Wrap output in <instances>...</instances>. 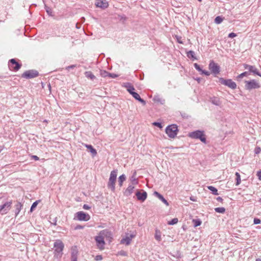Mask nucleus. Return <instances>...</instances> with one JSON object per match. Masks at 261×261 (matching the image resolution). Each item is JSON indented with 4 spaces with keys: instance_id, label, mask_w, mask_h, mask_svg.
<instances>
[{
    "instance_id": "obj_1",
    "label": "nucleus",
    "mask_w": 261,
    "mask_h": 261,
    "mask_svg": "<svg viewBox=\"0 0 261 261\" xmlns=\"http://www.w3.org/2000/svg\"><path fill=\"white\" fill-rule=\"evenodd\" d=\"M112 238V234L111 232L108 230H103L101 231L95 237V241L97 247L100 249L103 250L105 248V239H107L111 241Z\"/></svg>"
},
{
    "instance_id": "obj_2",
    "label": "nucleus",
    "mask_w": 261,
    "mask_h": 261,
    "mask_svg": "<svg viewBox=\"0 0 261 261\" xmlns=\"http://www.w3.org/2000/svg\"><path fill=\"white\" fill-rule=\"evenodd\" d=\"M54 257L57 258H60L63 255V250L64 248V244L60 240H56L54 244Z\"/></svg>"
},
{
    "instance_id": "obj_3",
    "label": "nucleus",
    "mask_w": 261,
    "mask_h": 261,
    "mask_svg": "<svg viewBox=\"0 0 261 261\" xmlns=\"http://www.w3.org/2000/svg\"><path fill=\"white\" fill-rule=\"evenodd\" d=\"M117 176V170H114L111 172L109 181L108 183V187L111 189L112 191H114L115 190V182L116 181V178Z\"/></svg>"
},
{
    "instance_id": "obj_4",
    "label": "nucleus",
    "mask_w": 261,
    "mask_h": 261,
    "mask_svg": "<svg viewBox=\"0 0 261 261\" xmlns=\"http://www.w3.org/2000/svg\"><path fill=\"white\" fill-rule=\"evenodd\" d=\"M178 132L177 126L176 124H172L168 126L166 128V133L170 138H174Z\"/></svg>"
},
{
    "instance_id": "obj_5",
    "label": "nucleus",
    "mask_w": 261,
    "mask_h": 261,
    "mask_svg": "<svg viewBox=\"0 0 261 261\" xmlns=\"http://www.w3.org/2000/svg\"><path fill=\"white\" fill-rule=\"evenodd\" d=\"M189 136L193 139H199L203 143L206 142V139L204 132L199 130L189 133Z\"/></svg>"
},
{
    "instance_id": "obj_6",
    "label": "nucleus",
    "mask_w": 261,
    "mask_h": 261,
    "mask_svg": "<svg viewBox=\"0 0 261 261\" xmlns=\"http://www.w3.org/2000/svg\"><path fill=\"white\" fill-rule=\"evenodd\" d=\"M260 87L259 83L255 80L245 81V88L247 90L257 89Z\"/></svg>"
},
{
    "instance_id": "obj_7",
    "label": "nucleus",
    "mask_w": 261,
    "mask_h": 261,
    "mask_svg": "<svg viewBox=\"0 0 261 261\" xmlns=\"http://www.w3.org/2000/svg\"><path fill=\"white\" fill-rule=\"evenodd\" d=\"M219 82L222 84L227 86L232 89H235L237 88V84L230 79L225 80L223 78H220Z\"/></svg>"
},
{
    "instance_id": "obj_8",
    "label": "nucleus",
    "mask_w": 261,
    "mask_h": 261,
    "mask_svg": "<svg viewBox=\"0 0 261 261\" xmlns=\"http://www.w3.org/2000/svg\"><path fill=\"white\" fill-rule=\"evenodd\" d=\"M75 217L79 221H87L90 219V216L89 214L82 211L77 212L75 214Z\"/></svg>"
},
{
    "instance_id": "obj_9",
    "label": "nucleus",
    "mask_w": 261,
    "mask_h": 261,
    "mask_svg": "<svg viewBox=\"0 0 261 261\" xmlns=\"http://www.w3.org/2000/svg\"><path fill=\"white\" fill-rule=\"evenodd\" d=\"M38 75V72L36 70H28L24 72L22 75V77L27 78V79H32Z\"/></svg>"
},
{
    "instance_id": "obj_10",
    "label": "nucleus",
    "mask_w": 261,
    "mask_h": 261,
    "mask_svg": "<svg viewBox=\"0 0 261 261\" xmlns=\"http://www.w3.org/2000/svg\"><path fill=\"white\" fill-rule=\"evenodd\" d=\"M12 202L9 201L5 203L3 205H0V213L2 214H6L10 210Z\"/></svg>"
},
{
    "instance_id": "obj_11",
    "label": "nucleus",
    "mask_w": 261,
    "mask_h": 261,
    "mask_svg": "<svg viewBox=\"0 0 261 261\" xmlns=\"http://www.w3.org/2000/svg\"><path fill=\"white\" fill-rule=\"evenodd\" d=\"M209 69L215 74H217L220 72V67L217 64L215 63L213 61L210 62L209 64Z\"/></svg>"
},
{
    "instance_id": "obj_12",
    "label": "nucleus",
    "mask_w": 261,
    "mask_h": 261,
    "mask_svg": "<svg viewBox=\"0 0 261 261\" xmlns=\"http://www.w3.org/2000/svg\"><path fill=\"white\" fill-rule=\"evenodd\" d=\"M135 237V234H126L123 238L121 239L120 241V243L122 244H125L126 245H128L130 244L133 238Z\"/></svg>"
},
{
    "instance_id": "obj_13",
    "label": "nucleus",
    "mask_w": 261,
    "mask_h": 261,
    "mask_svg": "<svg viewBox=\"0 0 261 261\" xmlns=\"http://www.w3.org/2000/svg\"><path fill=\"white\" fill-rule=\"evenodd\" d=\"M95 5L97 7L105 9L108 7L109 4L106 0H96Z\"/></svg>"
},
{
    "instance_id": "obj_14",
    "label": "nucleus",
    "mask_w": 261,
    "mask_h": 261,
    "mask_svg": "<svg viewBox=\"0 0 261 261\" xmlns=\"http://www.w3.org/2000/svg\"><path fill=\"white\" fill-rule=\"evenodd\" d=\"M9 67L11 69L18 70L20 68V65L16 62L15 59H12L10 61Z\"/></svg>"
},
{
    "instance_id": "obj_15",
    "label": "nucleus",
    "mask_w": 261,
    "mask_h": 261,
    "mask_svg": "<svg viewBox=\"0 0 261 261\" xmlns=\"http://www.w3.org/2000/svg\"><path fill=\"white\" fill-rule=\"evenodd\" d=\"M244 66L246 69H248L250 72H252L254 74H256L261 77V74L258 72L257 69L255 68V67L247 64H244Z\"/></svg>"
},
{
    "instance_id": "obj_16",
    "label": "nucleus",
    "mask_w": 261,
    "mask_h": 261,
    "mask_svg": "<svg viewBox=\"0 0 261 261\" xmlns=\"http://www.w3.org/2000/svg\"><path fill=\"white\" fill-rule=\"evenodd\" d=\"M136 196L138 200L141 201H144L147 197V193L145 191L143 192H137L136 193Z\"/></svg>"
},
{
    "instance_id": "obj_17",
    "label": "nucleus",
    "mask_w": 261,
    "mask_h": 261,
    "mask_svg": "<svg viewBox=\"0 0 261 261\" xmlns=\"http://www.w3.org/2000/svg\"><path fill=\"white\" fill-rule=\"evenodd\" d=\"M78 251L76 247L72 248L71 252V261H77Z\"/></svg>"
},
{
    "instance_id": "obj_18",
    "label": "nucleus",
    "mask_w": 261,
    "mask_h": 261,
    "mask_svg": "<svg viewBox=\"0 0 261 261\" xmlns=\"http://www.w3.org/2000/svg\"><path fill=\"white\" fill-rule=\"evenodd\" d=\"M210 101L214 105L220 106L221 101L219 98L217 97H213L211 98Z\"/></svg>"
},
{
    "instance_id": "obj_19",
    "label": "nucleus",
    "mask_w": 261,
    "mask_h": 261,
    "mask_svg": "<svg viewBox=\"0 0 261 261\" xmlns=\"http://www.w3.org/2000/svg\"><path fill=\"white\" fill-rule=\"evenodd\" d=\"M153 194L160 199L167 206L169 205L168 201L164 198V197L158 192L155 191Z\"/></svg>"
},
{
    "instance_id": "obj_20",
    "label": "nucleus",
    "mask_w": 261,
    "mask_h": 261,
    "mask_svg": "<svg viewBox=\"0 0 261 261\" xmlns=\"http://www.w3.org/2000/svg\"><path fill=\"white\" fill-rule=\"evenodd\" d=\"M123 86L125 87L127 90V91L131 94L133 92H134L135 90V88L134 87L129 83H126L123 84Z\"/></svg>"
},
{
    "instance_id": "obj_21",
    "label": "nucleus",
    "mask_w": 261,
    "mask_h": 261,
    "mask_svg": "<svg viewBox=\"0 0 261 261\" xmlns=\"http://www.w3.org/2000/svg\"><path fill=\"white\" fill-rule=\"evenodd\" d=\"M134 188L135 187L134 186L129 185L124 191V195L126 196H129L132 193H133Z\"/></svg>"
},
{
    "instance_id": "obj_22",
    "label": "nucleus",
    "mask_w": 261,
    "mask_h": 261,
    "mask_svg": "<svg viewBox=\"0 0 261 261\" xmlns=\"http://www.w3.org/2000/svg\"><path fill=\"white\" fill-rule=\"evenodd\" d=\"M131 95L137 100L139 101L140 102H141L143 105H145L146 104L145 101L142 99L140 95L136 92H133Z\"/></svg>"
},
{
    "instance_id": "obj_23",
    "label": "nucleus",
    "mask_w": 261,
    "mask_h": 261,
    "mask_svg": "<svg viewBox=\"0 0 261 261\" xmlns=\"http://www.w3.org/2000/svg\"><path fill=\"white\" fill-rule=\"evenodd\" d=\"M85 146L89 150L93 156H95L97 154L96 150L91 145H86Z\"/></svg>"
},
{
    "instance_id": "obj_24",
    "label": "nucleus",
    "mask_w": 261,
    "mask_h": 261,
    "mask_svg": "<svg viewBox=\"0 0 261 261\" xmlns=\"http://www.w3.org/2000/svg\"><path fill=\"white\" fill-rule=\"evenodd\" d=\"M161 236L162 232H161V231L158 229H155L154 235V238L155 240H157L158 242H160L162 240Z\"/></svg>"
},
{
    "instance_id": "obj_25",
    "label": "nucleus",
    "mask_w": 261,
    "mask_h": 261,
    "mask_svg": "<svg viewBox=\"0 0 261 261\" xmlns=\"http://www.w3.org/2000/svg\"><path fill=\"white\" fill-rule=\"evenodd\" d=\"M126 180V176L124 174L120 175L118 178V182L120 187L123 185V182Z\"/></svg>"
},
{
    "instance_id": "obj_26",
    "label": "nucleus",
    "mask_w": 261,
    "mask_h": 261,
    "mask_svg": "<svg viewBox=\"0 0 261 261\" xmlns=\"http://www.w3.org/2000/svg\"><path fill=\"white\" fill-rule=\"evenodd\" d=\"M86 77L93 80L95 79V75L91 71H86L85 73Z\"/></svg>"
},
{
    "instance_id": "obj_27",
    "label": "nucleus",
    "mask_w": 261,
    "mask_h": 261,
    "mask_svg": "<svg viewBox=\"0 0 261 261\" xmlns=\"http://www.w3.org/2000/svg\"><path fill=\"white\" fill-rule=\"evenodd\" d=\"M15 215H16V216H17V215H18V214H19V213L20 212V211L21 210L22 205L20 203L18 202L15 205Z\"/></svg>"
},
{
    "instance_id": "obj_28",
    "label": "nucleus",
    "mask_w": 261,
    "mask_h": 261,
    "mask_svg": "<svg viewBox=\"0 0 261 261\" xmlns=\"http://www.w3.org/2000/svg\"><path fill=\"white\" fill-rule=\"evenodd\" d=\"M207 189L210 190L214 195H218V190L215 187L210 186L207 187Z\"/></svg>"
},
{
    "instance_id": "obj_29",
    "label": "nucleus",
    "mask_w": 261,
    "mask_h": 261,
    "mask_svg": "<svg viewBox=\"0 0 261 261\" xmlns=\"http://www.w3.org/2000/svg\"><path fill=\"white\" fill-rule=\"evenodd\" d=\"M236 175L237 176L236 178V186H238L240 184L241 179V176L240 174L238 172L236 173Z\"/></svg>"
},
{
    "instance_id": "obj_30",
    "label": "nucleus",
    "mask_w": 261,
    "mask_h": 261,
    "mask_svg": "<svg viewBox=\"0 0 261 261\" xmlns=\"http://www.w3.org/2000/svg\"><path fill=\"white\" fill-rule=\"evenodd\" d=\"M215 211L219 213H224L225 211V209L224 207H216L215 208Z\"/></svg>"
},
{
    "instance_id": "obj_31",
    "label": "nucleus",
    "mask_w": 261,
    "mask_h": 261,
    "mask_svg": "<svg viewBox=\"0 0 261 261\" xmlns=\"http://www.w3.org/2000/svg\"><path fill=\"white\" fill-rule=\"evenodd\" d=\"M223 21V18L220 16H217L215 19V22L217 24L221 23Z\"/></svg>"
},
{
    "instance_id": "obj_32",
    "label": "nucleus",
    "mask_w": 261,
    "mask_h": 261,
    "mask_svg": "<svg viewBox=\"0 0 261 261\" xmlns=\"http://www.w3.org/2000/svg\"><path fill=\"white\" fill-rule=\"evenodd\" d=\"M100 75L104 77H109V73L105 70H102L100 71Z\"/></svg>"
},
{
    "instance_id": "obj_33",
    "label": "nucleus",
    "mask_w": 261,
    "mask_h": 261,
    "mask_svg": "<svg viewBox=\"0 0 261 261\" xmlns=\"http://www.w3.org/2000/svg\"><path fill=\"white\" fill-rule=\"evenodd\" d=\"M178 222L177 218H174L172 220L169 221L168 222V224L169 225H174L176 224Z\"/></svg>"
},
{
    "instance_id": "obj_34",
    "label": "nucleus",
    "mask_w": 261,
    "mask_h": 261,
    "mask_svg": "<svg viewBox=\"0 0 261 261\" xmlns=\"http://www.w3.org/2000/svg\"><path fill=\"white\" fill-rule=\"evenodd\" d=\"M187 56L189 57V58H193L194 59H195L196 58H195L194 57V52L193 51H189L187 53Z\"/></svg>"
},
{
    "instance_id": "obj_35",
    "label": "nucleus",
    "mask_w": 261,
    "mask_h": 261,
    "mask_svg": "<svg viewBox=\"0 0 261 261\" xmlns=\"http://www.w3.org/2000/svg\"><path fill=\"white\" fill-rule=\"evenodd\" d=\"M38 204V201H36L32 204L31 209H30L31 212H33L34 211V210L36 208V207L37 206Z\"/></svg>"
},
{
    "instance_id": "obj_36",
    "label": "nucleus",
    "mask_w": 261,
    "mask_h": 261,
    "mask_svg": "<svg viewBox=\"0 0 261 261\" xmlns=\"http://www.w3.org/2000/svg\"><path fill=\"white\" fill-rule=\"evenodd\" d=\"M193 222L194 223V226L197 227L201 225V222L198 220H193Z\"/></svg>"
},
{
    "instance_id": "obj_37",
    "label": "nucleus",
    "mask_w": 261,
    "mask_h": 261,
    "mask_svg": "<svg viewBox=\"0 0 261 261\" xmlns=\"http://www.w3.org/2000/svg\"><path fill=\"white\" fill-rule=\"evenodd\" d=\"M247 74H248V73L247 72H244L240 74V75H239L237 77V79H241L243 78L244 76H246Z\"/></svg>"
},
{
    "instance_id": "obj_38",
    "label": "nucleus",
    "mask_w": 261,
    "mask_h": 261,
    "mask_svg": "<svg viewBox=\"0 0 261 261\" xmlns=\"http://www.w3.org/2000/svg\"><path fill=\"white\" fill-rule=\"evenodd\" d=\"M153 125L159 127L160 128H162V127H163L162 124L160 122H153Z\"/></svg>"
},
{
    "instance_id": "obj_39",
    "label": "nucleus",
    "mask_w": 261,
    "mask_h": 261,
    "mask_svg": "<svg viewBox=\"0 0 261 261\" xmlns=\"http://www.w3.org/2000/svg\"><path fill=\"white\" fill-rule=\"evenodd\" d=\"M261 151V148L259 147H256L254 149V152L255 154H258Z\"/></svg>"
},
{
    "instance_id": "obj_40",
    "label": "nucleus",
    "mask_w": 261,
    "mask_h": 261,
    "mask_svg": "<svg viewBox=\"0 0 261 261\" xmlns=\"http://www.w3.org/2000/svg\"><path fill=\"white\" fill-rule=\"evenodd\" d=\"M195 68L197 70H198L199 71H200L201 72V71L202 70L201 69V68L200 67L199 65L197 64V63H195L194 65Z\"/></svg>"
},
{
    "instance_id": "obj_41",
    "label": "nucleus",
    "mask_w": 261,
    "mask_h": 261,
    "mask_svg": "<svg viewBox=\"0 0 261 261\" xmlns=\"http://www.w3.org/2000/svg\"><path fill=\"white\" fill-rule=\"evenodd\" d=\"M254 224H258L260 223V220L257 218H254L253 220Z\"/></svg>"
},
{
    "instance_id": "obj_42",
    "label": "nucleus",
    "mask_w": 261,
    "mask_h": 261,
    "mask_svg": "<svg viewBox=\"0 0 261 261\" xmlns=\"http://www.w3.org/2000/svg\"><path fill=\"white\" fill-rule=\"evenodd\" d=\"M176 39H177V42H178L179 43H180V44H182V43H183V42H182V41L181 40V37L176 36Z\"/></svg>"
},
{
    "instance_id": "obj_43",
    "label": "nucleus",
    "mask_w": 261,
    "mask_h": 261,
    "mask_svg": "<svg viewBox=\"0 0 261 261\" xmlns=\"http://www.w3.org/2000/svg\"><path fill=\"white\" fill-rule=\"evenodd\" d=\"M118 76V75L114 73H109V77L111 78H115Z\"/></svg>"
},
{
    "instance_id": "obj_44",
    "label": "nucleus",
    "mask_w": 261,
    "mask_h": 261,
    "mask_svg": "<svg viewBox=\"0 0 261 261\" xmlns=\"http://www.w3.org/2000/svg\"><path fill=\"white\" fill-rule=\"evenodd\" d=\"M75 67V65H70V66H68L67 67H66V69L68 71H69V70L70 69H73L74 68V67Z\"/></svg>"
},
{
    "instance_id": "obj_45",
    "label": "nucleus",
    "mask_w": 261,
    "mask_h": 261,
    "mask_svg": "<svg viewBox=\"0 0 261 261\" xmlns=\"http://www.w3.org/2000/svg\"><path fill=\"white\" fill-rule=\"evenodd\" d=\"M95 259L96 260H100L102 259V257L101 255H99L96 256Z\"/></svg>"
},
{
    "instance_id": "obj_46",
    "label": "nucleus",
    "mask_w": 261,
    "mask_h": 261,
    "mask_svg": "<svg viewBox=\"0 0 261 261\" xmlns=\"http://www.w3.org/2000/svg\"><path fill=\"white\" fill-rule=\"evenodd\" d=\"M201 73L202 74H204L206 75H209L210 74V72L207 71H205V70H202L201 71Z\"/></svg>"
},
{
    "instance_id": "obj_47",
    "label": "nucleus",
    "mask_w": 261,
    "mask_h": 261,
    "mask_svg": "<svg viewBox=\"0 0 261 261\" xmlns=\"http://www.w3.org/2000/svg\"><path fill=\"white\" fill-rule=\"evenodd\" d=\"M236 36V34L234 33H231L228 35V37L229 38H233L235 37Z\"/></svg>"
},
{
    "instance_id": "obj_48",
    "label": "nucleus",
    "mask_w": 261,
    "mask_h": 261,
    "mask_svg": "<svg viewBox=\"0 0 261 261\" xmlns=\"http://www.w3.org/2000/svg\"><path fill=\"white\" fill-rule=\"evenodd\" d=\"M257 176H258L259 180H261V170L258 171L257 172Z\"/></svg>"
},
{
    "instance_id": "obj_49",
    "label": "nucleus",
    "mask_w": 261,
    "mask_h": 261,
    "mask_svg": "<svg viewBox=\"0 0 261 261\" xmlns=\"http://www.w3.org/2000/svg\"><path fill=\"white\" fill-rule=\"evenodd\" d=\"M131 180H132L133 185H135V184H137V180L135 178H134L133 177H132Z\"/></svg>"
},
{
    "instance_id": "obj_50",
    "label": "nucleus",
    "mask_w": 261,
    "mask_h": 261,
    "mask_svg": "<svg viewBox=\"0 0 261 261\" xmlns=\"http://www.w3.org/2000/svg\"><path fill=\"white\" fill-rule=\"evenodd\" d=\"M47 13L49 15H51V10L48 8L46 9Z\"/></svg>"
},
{
    "instance_id": "obj_51",
    "label": "nucleus",
    "mask_w": 261,
    "mask_h": 261,
    "mask_svg": "<svg viewBox=\"0 0 261 261\" xmlns=\"http://www.w3.org/2000/svg\"><path fill=\"white\" fill-rule=\"evenodd\" d=\"M83 208L85 209V210H89L90 208V206L87 204H84L83 205Z\"/></svg>"
},
{
    "instance_id": "obj_52",
    "label": "nucleus",
    "mask_w": 261,
    "mask_h": 261,
    "mask_svg": "<svg viewBox=\"0 0 261 261\" xmlns=\"http://www.w3.org/2000/svg\"><path fill=\"white\" fill-rule=\"evenodd\" d=\"M32 158L36 161L39 160V158L37 155H32Z\"/></svg>"
},
{
    "instance_id": "obj_53",
    "label": "nucleus",
    "mask_w": 261,
    "mask_h": 261,
    "mask_svg": "<svg viewBox=\"0 0 261 261\" xmlns=\"http://www.w3.org/2000/svg\"><path fill=\"white\" fill-rule=\"evenodd\" d=\"M120 254L122 255H124V256H125L126 255V253L125 252L123 251H121L120 252Z\"/></svg>"
},
{
    "instance_id": "obj_54",
    "label": "nucleus",
    "mask_w": 261,
    "mask_h": 261,
    "mask_svg": "<svg viewBox=\"0 0 261 261\" xmlns=\"http://www.w3.org/2000/svg\"><path fill=\"white\" fill-rule=\"evenodd\" d=\"M217 200L219 201H222V198L220 197H218L217 198Z\"/></svg>"
},
{
    "instance_id": "obj_55",
    "label": "nucleus",
    "mask_w": 261,
    "mask_h": 261,
    "mask_svg": "<svg viewBox=\"0 0 261 261\" xmlns=\"http://www.w3.org/2000/svg\"><path fill=\"white\" fill-rule=\"evenodd\" d=\"M256 261H261V258H257V259H256Z\"/></svg>"
},
{
    "instance_id": "obj_56",
    "label": "nucleus",
    "mask_w": 261,
    "mask_h": 261,
    "mask_svg": "<svg viewBox=\"0 0 261 261\" xmlns=\"http://www.w3.org/2000/svg\"><path fill=\"white\" fill-rule=\"evenodd\" d=\"M190 199H191V200H193V201H194V199H193V198H192L191 197L190 198Z\"/></svg>"
},
{
    "instance_id": "obj_57",
    "label": "nucleus",
    "mask_w": 261,
    "mask_h": 261,
    "mask_svg": "<svg viewBox=\"0 0 261 261\" xmlns=\"http://www.w3.org/2000/svg\"><path fill=\"white\" fill-rule=\"evenodd\" d=\"M199 2H201L202 0H198Z\"/></svg>"
}]
</instances>
